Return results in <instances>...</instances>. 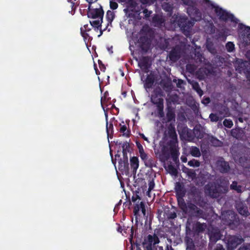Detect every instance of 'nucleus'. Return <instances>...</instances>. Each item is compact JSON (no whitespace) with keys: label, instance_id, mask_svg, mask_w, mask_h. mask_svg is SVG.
I'll return each mask as SVG.
<instances>
[{"label":"nucleus","instance_id":"obj_28","mask_svg":"<svg viewBox=\"0 0 250 250\" xmlns=\"http://www.w3.org/2000/svg\"><path fill=\"white\" fill-rule=\"evenodd\" d=\"M211 70L210 69L204 67L200 68L197 72L199 77L201 79H203L205 77L208 76L209 74L211 73Z\"/></svg>","mask_w":250,"mask_h":250},{"label":"nucleus","instance_id":"obj_43","mask_svg":"<svg viewBox=\"0 0 250 250\" xmlns=\"http://www.w3.org/2000/svg\"><path fill=\"white\" fill-rule=\"evenodd\" d=\"M192 88L195 90L200 96H201L203 94V92L201 89L199 83L197 82H194L192 83Z\"/></svg>","mask_w":250,"mask_h":250},{"label":"nucleus","instance_id":"obj_35","mask_svg":"<svg viewBox=\"0 0 250 250\" xmlns=\"http://www.w3.org/2000/svg\"><path fill=\"white\" fill-rule=\"evenodd\" d=\"M230 188L232 190L236 191L237 193H240L242 192V187L238 185L236 181H233L230 186Z\"/></svg>","mask_w":250,"mask_h":250},{"label":"nucleus","instance_id":"obj_51","mask_svg":"<svg viewBox=\"0 0 250 250\" xmlns=\"http://www.w3.org/2000/svg\"><path fill=\"white\" fill-rule=\"evenodd\" d=\"M185 5H188V7L195 5V2L194 0H182Z\"/></svg>","mask_w":250,"mask_h":250},{"label":"nucleus","instance_id":"obj_61","mask_svg":"<svg viewBox=\"0 0 250 250\" xmlns=\"http://www.w3.org/2000/svg\"><path fill=\"white\" fill-rule=\"evenodd\" d=\"M143 13L145 14V17L148 18L150 16L152 12L151 11H148L147 9H145L143 10Z\"/></svg>","mask_w":250,"mask_h":250},{"label":"nucleus","instance_id":"obj_64","mask_svg":"<svg viewBox=\"0 0 250 250\" xmlns=\"http://www.w3.org/2000/svg\"><path fill=\"white\" fill-rule=\"evenodd\" d=\"M137 199H141L140 196L137 194L133 195L131 197V200L133 202H135Z\"/></svg>","mask_w":250,"mask_h":250},{"label":"nucleus","instance_id":"obj_49","mask_svg":"<svg viewBox=\"0 0 250 250\" xmlns=\"http://www.w3.org/2000/svg\"><path fill=\"white\" fill-rule=\"evenodd\" d=\"M126 3L128 8H135L137 5L136 0H128Z\"/></svg>","mask_w":250,"mask_h":250},{"label":"nucleus","instance_id":"obj_3","mask_svg":"<svg viewBox=\"0 0 250 250\" xmlns=\"http://www.w3.org/2000/svg\"><path fill=\"white\" fill-rule=\"evenodd\" d=\"M221 185L215 182H211L205 187L206 193L212 198H217L221 193Z\"/></svg>","mask_w":250,"mask_h":250},{"label":"nucleus","instance_id":"obj_62","mask_svg":"<svg viewBox=\"0 0 250 250\" xmlns=\"http://www.w3.org/2000/svg\"><path fill=\"white\" fill-rule=\"evenodd\" d=\"M98 63L101 70L104 71L105 70V67L104 65L103 64L101 60H98Z\"/></svg>","mask_w":250,"mask_h":250},{"label":"nucleus","instance_id":"obj_33","mask_svg":"<svg viewBox=\"0 0 250 250\" xmlns=\"http://www.w3.org/2000/svg\"><path fill=\"white\" fill-rule=\"evenodd\" d=\"M165 22L164 20L158 15H155L152 18V22L155 26H160Z\"/></svg>","mask_w":250,"mask_h":250},{"label":"nucleus","instance_id":"obj_38","mask_svg":"<svg viewBox=\"0 0 250 250\" xmlns=\"http://www.w3.org/2000/svg\"><path fill=\"white\" fill-rule=\"evenodd\" d=\"M238 29L243 30L247 34L248 37H250V26H246L243 23H240L238 24Z\"/></svg>","mask_w":250,"mask_h":250},{"label":"nucleus","instance_id":"obj_2","mask_svg":"<svg viewBox=\"0 0 250 250\" xmlns=\"http://www.w3.org/2000/svg\"><path fill=\"white\" fill-rule=\"evenodd\" d=\"M177 23L183 33L186 36H188L189 34L190 30L194 25V23L186 17H179L177 19Z\"/></svg>","mask_w":250,"mask_h":250},{"label":"nucleus","instance_id":"obj_44","mask_svg":"<svg viewBox=\"0 0 250 250\" xmlns=\"http://www.w3.org/2000/svg\"><path fill=\"white\" fill-rule=\"evenodd\" d=\"M210 143H211V144L214 146H221L222 145V142L220 141V140H219L218 139H217V138L214 137H211V138L210 139Z\"/></svg>","mask_w":250,"mask_h":250},{"label":"nucleus","instance_id":"obj_41","mask_svg":"<svg viewBox=\"0 0 250 250\" xmlns=\"http://www.w3.org/2000/svg\"><path fill=\"white\" fill-rule=\"evenodd\" d=\"M190 153L192 156L195 157H199L201 155L200 150L196 146L192 147L190 149Z\"/></svg>","mask_w":250,"mask_h":250},{"label":"nucleus","instance_id":"obj_63","mask_svg":"<svg viewBox=\"0 0 250 250\" xmlns=\"http://www.w3.org/2000/svg\"><path fill=\"white\" fill-rule=\"evenodd\" d=\"M136 146L139 150V152L144 150L142 145L139 142H136Z\"/></svg>","mask_w":250,"mask_h":250},{"label":"nucleus","instance_id":"obj_11","mask_svg":"<svg viewBox=\"0 0 250 250\" xmlns=\"http://www.w3.org/2000/svg\"><path fill=\"white\" fill-rule=\"evenodd\" d=\"M119 170L123 173L127 175L129 173V167L128 161V157L123 156L120 158L119 162Z\"/></svg>","mask_w":250,"mask_h":250},{"label":"nucleus","instance_id":"obj_32","mask_svg":"<svg viewBox=\"0 0 250 250\" xmlns=\"http://www.w3.org/2000/svg\"><path fill=\"white\" fill-rule=\"evenodd\" d=\"M122 148L123 156H127V153L130 152V146L129 144L127 142L120 143Z\"/></svg>","mask_w":250,"mask_h":250},{"label":"nucleus","instance_id":"obj_42","mask_svg":"<svg viewBox=\"0 0 250 250\" xmlns=\"http://www.w3.org/2000/svg\"><path fill=\"white\" fill-rule=\"evenodd\" d=\"M165 213L166 214V217L168 220L174 219L177 217V214L174 211L168 210Z\"/></svg>","mask_w":250,"mask_h":250},{"label":"nucleus","instance_id":"obj_60","mask_svg":"<svg viewBox=\"0 0 250 250\" xmlns=\"http://www.w3.org/2000/svg\"><path fill=\"white\" fill-rule=\"evenodd\" d=\"M238 250H250V244L240 247Z\"/></svg>","mask_w":250,"mask_h":250},{"label":"nucleus","instance_id":"obj_30","mask_svg":"<svg viewBox=\"0 0 250 250\" xmlns=\"http://www.w3.org/2000/svg\"><path fill=\"white\" fill-rule=\"evenodd\" d=\"M163 96L164 92L161 88L157 87L153 90L150 96V101L154 100L156 98H159V97H163Z\"/></svg>","mask_w":250,"mask_h":250},{"label":"nucleus","instance_id":"obj_53","mask_svg":"<svg viewBox=\"0 0 250 250\" xmlns=\"http://www.w3.org/2000/svg\"><path fill=\"white\" fill-rule=\"evenodd\" d=\"M194 244L192 241H188L187 242V250H194Z\"/></svg>","mask_w":250,"mask_h":250},{"label":"nucleus","instance_id":"obj_24","mask_svg":"<svg viewBox=\"0 0 250 250\" xmlns=\"http://www.w3.org/2000/svg\"><path fill=\"white\" fill-rule=\"evenodd\" d=\"M167 113L166 117L167 119V122H170L171 121H175V113L174 108L169 105H167L166 108Z\"/></svg>","mask_w":250,"mask_h":250},{"label":"nucleus","instance_id":"obj_15","mask_svg":"<svg viewBox=\"0 0 250 250\" xmlns=\"http://www.w3.org/2000/svg\"><path fill=\"white\" fill-rule=\"evenodd\" d=\"M177 143H178L176 142L173 141H169L167 143L171 156L174 161L178 158L179 155V150L177 147Z\"/></svg>","mask_w":250,"mask_h":250},{"label":"nucleus","instance_id":"obj_9","mask_svg":"<svg viewBox=\"0 0 250 250\" xmlns=\"http://www.w3.org/2000/svg\"><path fill=\"white\" fill-rule=\"evenodd\" d=\"M217 169L222 173H228L230 169L229 163L225 161L223 157H220L216 162Z\"/></svg>","mask_w":250,"mask_h":250},{"label":"nucleus","instance_id":"obj_29","mask_svg":"<svg viewBox=\"0 0 250 250\" xmlns=\"http://www.w3.org/2000/svg\"><path fill=\"white\" fill-rule=\"evenodd\" d=\"M163 96L164 92L161 88L157 87L153 90L150 96V101L154 100L156 98H159V97H163Z\"/></svg>","mask_w":250,"mask_h":250},{"label":"nucleus","instance_id":"obj_10","mask_svg":"<svg viewBox=\"0 0 250 250\" xmlns=\"http://www.w3.org/2000/svg\"><path fill=\"white\" fill-rule=\"evenodd\" d=\"M187 11L188 15L190 17H192L194 21H198L202 20V14L195 5L188 7Z\"/></svg>","mask_w":250,"mask_h":250},{"label":"nucleus","instance_id":"obj_54","mask_svg":"<svg viewBox=\"0 0 250 250\" xmlns=\"http://www.w3.org/2000/svg\"><path fill=\"white\" fill-rule=\"evenodd\" d=\"M210 120L211 122H218L219 120V117L214 113H211L209 116Z\"/></svg>","mask_w":250,"mask_h":250},{"label":"nucleus","instance_id":"obj_6","mask_svg":"<svg viewBox=\"0 0 250 250\" xmlns=\"http://www.w3.org/2000/svg\"><path fill=\"white\" fill-rule=\"evenodd\" d=\"M236 70L239 73H244L247 80L250 82V64L247 61L241 60L236 64Z\"/></svg>","mask_w":250,"mask_h":250},{"label":"nucleus","instance_id":"obj_58","mask_svg":"<svg viewBox=\"0 0 250 250\" xmlns=\"http://www.w3.org/2000/svg\"><path fill=\"white\" fill-rule=\"evenodd\" d=\"M139 154L140 156L143 161H145L147 160L148 157L147 155L145 152L144 150L139 152Z\"/></svg>","mask_w":250,"mask_h":250},{"label":"nucleus","instance_id":"obj_36","mask_svg":"<svg viewBox=\"0 0 250 250\" xmlns=\"http://www.w3.org/2000/svg\"><path fill=\"white\" fill-rule=\"evenodd\" d=\"M103 22V20H95L93 21H90L91 25L95 28V30H98L99 27H101L102 23Z\"/></svg>","mask_w":250,"mask_h":250},{"label":"nucleus","instance_id":"obj_34","mask_svg":"<svg viewBox=\"0 0 250 250\" xmlns=\"http://www.w3.org/2000/svg\"><path fill=\"white\" fill-rule=\"evenodd\" d=\"M239 163L243 167L247 168L250 166V160L247 157H240L239 159Z\"/></svg>","mask_w":250,"mask_h":250},{"label":"nucleus","instance_id":"obj_40","mask_svg":"<svg viewBox=\"0 0 250 250\" xmlns=\"http://www.w3.org/2000/svg\"><path fill=\"white\" fill-rule=\"evenodd\" d=\"M161 85L166 91H170L172 89V83L169 81H162Z\"/></svg>","mask_w":250,"mask_h":250},{"label":"nucleus","instance_id":"obj_48","mask_svg":"<svg viewBox=\"0 0 250 250\" xmlns=\"http://www.w3.org/2000/svg\"><path fill=\"white\" fill-rule=\"evenodd\" d=\"M227 35L226 34V31L222 30L217 34L218 38L221 39L222 41H226Z\"/></svg>","mask_w":250,"mask_h":250},{"label":"nucleus","instance_id":"obj_23","mask_svg":"<svg viewBox=\"0 0 250 250\" xmlns=\"http://www.w3.org/2000/svg\"><path fill=\"white\" fill-rule=\"evenodd\" d=\"M140 210H141L142 212L143 215L145 216L146 214V209L145 207V204L143 202H141L140 203L136 204L133 209V212L135 216H137Z\"/></svg>","mask_w":250,"mask_h":250},{"label":"nucleus","instance_id":"obj_18","mask_svg":"<svg viewBox=\"0 0 250 250\" xmlns=\"http://www.w3.org/2000/svg\"><path fill=\"white\" fill-rule=\"evenodd\" d=\"M235 208L238 213L245 217H247L250 214L248 207L241 202H237Z\"/></svg>","mask_w":250,"mask_h":250},{"label":"nucleus","instance_id":"obj_39","mask_svg":"<svg viewBox=\"0 0 250 250\" xmlns=\"http://www.w3.org/2000/svg\"><path fill=\"white\" fill-rule=\"evenodd\" d=\"M206 227V224H202L199 222H197L195 226V229L198 232H202L204 231Z\"/></svg>","mask_w":250,"mask_h":250},{"label":"nucleus","instance_id":"obj_25","mask_svg":"<svg viewBox=\"0 0 250 250\" xmlns=\"http://www.w3.org/2000/svg\"><path fill=\"white\" fill-rule=\"evenodd\" d=\"M186 210V212H188L191 215L199 213L201 211L195 204L191 202L188 203Z\"/></svg>","mask_w":250,"mask_h":250},{"label":"nucleus","instance_id":"obj_16","mask_svg":"<svg viewBox=\"0 0 250 250\" xmlns=\"http://www.w3.org/2000/svg\"><path fill=\"white\" fill-rule=\"evenodd\" d=\"M106 116V133L107 134L108 137L109 136L110 137H112L113 134V125L116 126L118 127V121L117 120H115L114 118H113L111 119L109 124H108L107 122V116L106 114H105Z\"/></svg>","mask_w":250,"mask_h":250},{"label":"nucleus","instance_id":"obj_7","mask_svg":"<svg viewBox=\"0 0 250 250\" xmlns=\"http://www.w3.org/2000/svg\"><path fill=\"white\" fill-rule=\"evenodd\" d=\"M139 46L143 53H146L150 48L151 41L146 36H141L138 40Z\"/></svg>","mask_w":250,"mask_h":250},{"label":"nucleus","instance_id":"obj_14","mask_svg":"<svg viewBox=\"0 0 250 250\" xmlns=\"http://www.w3.org/2000/svg\"><path fill=\"white\" fill-rule=\"evenodd\" d=\"M236 215L232 211H228L224 216V219L226 223L231 226L232 225L237 224L238 221L237 220Z\"/></svg>","mask_w":250,"mask_h":250},{"label":"nucleus","instance_id":"obj_12","mask_svg":"<svg viewBox=\"0 0 250 250\" xmlns=\"http://www.w3.org/2000/svg\"><path fill=\"white\" fill-rule=\"evenodd\" d=\"M87 15L89 18H99L100 19L103 20L104 11L102 6H101L99 8L89 9L87 12Z\"/></svg>","mask_w":250,"mask_h":250},{"label":"nucleus","instance_id":"obj_5","mask_svg":"<svg viewBox=\"0 0 250 250\" xmlns=\"http://www.w3.org/2000/svg\"><path fill=\"white\" fill-rule=\"evenodd\" d=\"M159 242V238L155 233L153 235L148 234L144 239L142 245L145 250H153L152 246H154Z\"/></svg>","mask_w":250,"mask_h":250},{"label":"nucleus","instance_id":"obj_57","mask_svg":"<svg viewBox=\"0 0 250 250\" xmlns=\"http://www.w3.org/2000/svg\"><path fill=\"white\" fill-rule=\"evenodd\" d=\"M156 0H141V2L143 4L151 5L154 3Z\"/></svg>","mask_w":250,"mask_h":250},{"label":"nucleus","instance_id":"obj_17","mask_svg":"<svg viewBox=\"0 0 250 250\" xmlns=\"http://www.w3.org/2000/svg\"><path fill=\"white\" fill-rule=\"evenodd\" d=\"M150 102L154 105H156L157 110L158 116L160 118H163L165 116L164 112V101L163 99H161L157 102L155 101V100H151Z\"/></svg>","mask_w":250,"mask_h":250},{"label":"nucleus","instance_id":"obj_8","mask_svg":"<svg viewBox=\"0 0 250 250\" xmlns=\"http://www.w3.org/2000/svg\"><path fill=\"white\" fill-rule=\"evenodd\" d=\"M157 75L153 72L147 75L144 83V87L146 90H147L152 88L154 83L157 81Z\"/></svg>","mask_w":250,"mask_h":250},{"label":"nucleus","instance_id":"obj_26","mask_svg":"<svg viewBox=\"0 0 250 250\" xmlns=\"http://www.w3.org/2000/svg\"><path fill=\"white\" fill-rule=\"evenodd\" d=\"M209 240L212 243H216L221 239V234L219 231H212L209 233Z\"/></svg>","mask_w":250,"mask_h":250},{"label":"nucleus","instance_id":"obj_46","mask_svg":"<svg viewBox=\"0 0 250 250\" xmlns=\"http://www.w3.org/2000/svg\"><path fill=\"white\" fill-rule=\"evenodd\" d=\"M188 165L192 167H199L200 166V162L194 159L188 162Z\"/></svg>","mask_w":250,"mask_h":250},{"label":"nucleus","instance_id":"obj_47","mask_svg":"<svg viewBox=\"0 0 250 250\" xmlns=\"http://www.w3.org/2000/svg\"><path fill=\"white\" fill-rule=\"evenodd\" d=\"M188 178L192 180L196 178V173L194 169H190V170L186 173Z\"/></svg>","mask_w":250,"mask_h":250},{"label":"nucleus","instance_id":"obj_22","mask_svg":"<svg viewBox=\"0 0 250 250\" xmlns=\"http://www.w3.org/2000/svg\"><path fill=\"white\" fill-rule=\"evenodd\" d=\"M118 127H120L118 129L119 132L122 133L123 136L128 138L131 135V131L129 128H127L126 125L125 124L124 121H122L121 123H120L118 125Z\"/></svg>","mask_w":250,"mask_h":250},{"label":"nucleus","instance_id":"obj_37","mask_svg":"<svg viewBox=\"0 0 250 250\" xmlns=\"http://www.w3.org/2000/svg\"><path fill=\"white\" fill-rule=\"evenodd\" d=\"M184 197L181 198L177 197L178 205L180 208L183 210L184 212H186V208H187V205H186L185 200L184 199Z\"/></svg>","mask_w":250,"mask_h":250},{"label":"nucleus","instance_id":"obj_27","mask_svg":"<svg viewBox=\"0 0 250 250\" xmlns=\"http://www.w3.org/2000/svg\"><path fill=\"white\" fill-rule=\"evenodd\" d=\"M115 17V15L114 12L111 10H108L107 11L106 14V19L107 21V23L106 27L104 29V30H106L107 29L108 26L111 25L112 22L114 19Z\"/></svg>","mask_w":250,"mask_h":250},{"label":"nucleus","instance_id":"obj_56","mask_svg":"<svg viewBox=\"0 0 250 250\" xmlns=\"http://www.w3.org/2000/svg\"><path fill=\"white\" fill-rule=\"evenodd\" d=\"M168 169L170 171V172L174 175H176L177 174V169L172 165H170L168 166Z\"/></svg>","mask_w":250,"mask_h":250},{"label":"nucleus","instance_id":"obj_55","mask_svg":"<svg viewBox=\"0 0 250 250\" xmlns=\"http://www.w3.org/2000/svg\"><path fill=\"white\" fill-rule=\"evenodd\" d=\"M118 7V3L113 0H110V7L112 10H115Z\"/></svg>","mask_w":250,"mask_h":250},{"label":"nucleus","instance_id":"obj_19","mask_svg":"<svg viewBox=\"0 0 250 250\" xmlns=\"http://www.w3.org/2000/svg\"><path fill=\"white\" fill-rule=\"evenodd\" d=\"M174 189L176 198H181L182 197L185 196L187 191L183 184L180 182H177L175 184Z\"/></svg>","mask_w":250,"mask_h":250},{"label":"nucleus","instance_id":"obj_20","mask_svg":"<svg viewBox=\"0 0 250 250\" xmlns=\"http://www.w3.org/2000/svg\"><path fill=\"white\" fill-rule=\"evenodd\" d=\"M167 133L169 138L171 139L170 141H175L178 143L177 135L174 124L171 123L169 124L167 127Z\"/></svg>","mask_w":250,"mask_h":250},{"label":"nucleus","instance_id":"obj_1","mask_svg":"<svg viewBox=\"0 0 250 250\" xmlns=\"http://www.w3.org/2000/svg\"><path fill=\"white\" fill-rule=\"evenodd\" d=\"M204 2L208 6L214 9V12L221 21L226 22L228 21L235 23H237L239 20L234 16L219 6L214 5L209 0H203Z\"/></svg>","mask_w":250,"mask_h":250},{"label":"nucleus","instance_id":"obj_52","mask_svg":"<svg viewBox=\"0 0 250 250\" xmlns=\"http://www.w3.org/2000/svg\"><path fill=\"white\" fill-rule=\"evenodd\" d=\"M155 186V183L153 179L150 180L148 182V188L147 191L148 195H149V192L152 190Z\"/></svg>","mask_w":250,"mask_h":250},{"label":"nucleus","instance_id":"obj_4","mask_svg":"<svg viewBox=\"0 0 250 250\" xmlns=\"http://www.w3.org/2000/svg\"><path fill=\"white\" fill-rule=\"evenodd\" d=\"M227 250H234L236 247L244 242L241 236L236 235H228L225 237Z\"/></svg>","mask_w":250,"mask_h":250},{"label":"nucleus","instance_id":"obj_31","mask_svg":"<svg viewBox=\"0 0 250 250\" xmlns=\"http://www.w3.org/2000/svg\"><path fill=\"white\" fill-rule=\"evenodd\" d=\"M130 167L133 169V172L136 173L137 169L139 167V160L138 157L134 156L130 159Z\"/></svg>","mask_w":250,"mask_h":250},{"label":"nucleus","instance_id":"obj_13","mask_svg":"<svg viewBox=\"0 0 250 250\" xmlns=\"http://www.w3.org/2000/svg\"><path fill=\"white\" fill-rule=\"evenodd\" d=\"M181 54L182 49L181 47L176 45L170 51L168 57L170 61L173 62H176L181 58Z\"/></svg>","mask_w":250,"mask_h":250},{"label":"nucleus","instance_id":"obj_59","mask_svg":"<svg viewBox=\"0 0 250 250\" xmlns=\"http://www.w3.org/2000/svg\"><path fill=\"white\" fill-rule=\"evenodd\" d=\"M87 31H83V28H81V34L82 37L84 40L87 39V37H89V35L87 33Z\"/></svg>","mask_w":250,"mask_h":250},{"label":"nucleus","instance_id":"obj_45","mask_svg":"<svg viewBox=\"0 0 250 250\" xmlns=\"http://www.w3.org/2000/svg\"><path fill=\"white\" fill-rule=\"evenodd\" d=\"M226 48L228 52H232L235 49L234 44L232 42H229L226 44Z\"/></svg>","mask_w":250,"mask_h":250},{"label":"nucleus","instance_id":"obj_21","mask_svg":"<svg viewBox=\"0 0 250 250\" xmlns=\"http://www.w3.org/2000/svg\"><path fill=\"white\" fill-rule=\"evenodd\" d=\"M231 135L237 140L243 141L245 138V133L241 128L233 129L231 131Z\"/></svg>","mask_w":250,"mask_h":250},{"label":"nucleus","instance_id":"obj_50","mask_svg":"<svg viewBox=\"0 0 250 250\" xmlns=\"http://www.w3.org/2000/svg\"><path fill=\"white\" fill-rule=\"evenodd\" d=\"M223 125L228 128H231L233 125V122L230 119H226L223 121Z\"/></svg>","mask_w":250,"mask_h":250}]
</instances>
